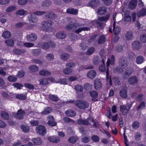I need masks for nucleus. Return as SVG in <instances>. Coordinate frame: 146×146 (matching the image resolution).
I'll return each instance as SVG.
<instances>
[{
  "mask_svg": "<svg viewBox=\"0 0 146 146\" xmlns=\"http://www.w3.org/2000/svg\"><path fill=\"white\" fill-rule=\"evenodd\" d=\"M17 9V7L15 5H12L8 7L5 11L7 12H11Z\"/></svg>",
  "mask_w": 146,
  "mask_h": 146,
  "instance_id": "obj_38",
  "label": "nucleus"
},
{
  "mask_svg": "<svg viewBox=\"0 0 146 146\" xmlns=\"http://www.w3.org/2000/svg\"><path fill=\"white\" fill-rule=\"evenodd\" d=\"M123 69V72L124 71L123 73L124 76H128L131 75L133 72V69L129 67L126 69Z\"/></svg>",
  "mask_w": 146,
  "mask_h": 146,
  "instance_id": "obj_16",
  "label": "nucleus"
},
{
  "mask_svg": "<svg viewBox=\"0 0 146 146\" xmlns=\"http://www.w3.org/2000/svg\"><path fill=\"white\" fill-rule=\"evenodd\" d=\"M140 40L143 43L146 42V34L143 33L141 34L140 36Z\"/></svg>",
  "mask_w": 146,
  "mask_h": 146,
  "instance_id": "obj_49",
  "label": "nucleus"
},
{
  "mask_svg": "<svg viewBox=\"0 0 146 146\" xmlns=\"http://www.w3.org/2000/svg\"><path fill=\"white\" fill-rule=\"evenodd\" d=\"M120 95L121 97L123 98H126L127 97L126 90L125 89H121L120 92Z\"/></svg>",
  "mask_w": 146,
  "mask_h": 146,
  "instance_id": "obj_33",
  "label": "nucleus"
},
{
  "mask_svg": "<svg viewBox=\"0 0 146 146\" xmlns=\"http://www.w3.org/2000/svg\"><path fill=\"white\" fill-rule=\"evenodd\" d=\"M145 107V102H142L136 107V110L137 111H140L141 110L144 109Z\"/></svg>",
  "mask_w": 146,
  "mask_h": 146,
  "instance_id": "obj_31",
  "label": "nucleus"
},
{
  "mask_svg": "<svg viewBox=\"0 0 146 146\" xmlns=\"http://www.w3.org/2000/svg\"><path fill=\"white\" fill-rule=\"evenodd\" d=\"M105 40V36L104 35L101 36L99 39L98 43L100 44L103 43Z\"/></svg>",
  "mask_w": 146,
  "mask_h": 146,
  "instance_id": "obj_55",
  "label": "nucleus"
},
{
  "mask_svg": "<svg viewBox=\"0 0 146 146\" xmlns=\"http://www.w3.org/2000/svg\"><path fill=\"white\" fill-rule=\"evenodd\" d=\"M138 81V78L135 76H132L130 77L128 80L129 84L132 85L137 84Z\"/></svg>",
  "mask_w": 146,
  "mask_h": 146,
  "instance_id": "obj_11",
  "label": "nucleus"
},
{
  "mask_svg": "<svg viewBox=\"0 0 146 146\" xmlns=\"http://www.w3.org/2000/svg\"><path fill=\"white\" fill-rule=\"evenodd\" d=\"M94 88L96 90H99L102 87V84L99 80H96L94 81Z\"/></svg>",
  "mask_w": 146,
  "mask_h": 146,
  "instance_id": "obj_19",
  "label": "nucleus"
},
{
  "mask_svg": "<svg viewBox=\"0 0 146 146\" xmlns=\"http://www.w3.org/2000/svg\"><path fill=\"white\" fill-rule=\"evenodd\" d=\"M78 123L79 125H89L90 124V122H92L93 123V125L95 127L96 126V123L95 120L92 118H88L86 119L82 120L79 119L78 121Z\"/></svg>",
  "mask_w": 146,
  "mask_h": 146,
  "instance_id": "obj_3",
  "label": "nucleus"
},
{
  "mask_svg": "<svg viewBox=\"0 0 146 146\" xmlns=\"http://www.w3.org/2000/svg\"><path fill=\"white\" fill-rule=\"evenodd\" d=\"M48 121L47 123V124L50 126H54L56 125V123L54 121L53 117L51 115H49L47 117Z\"/></svg>",
  "mask_w": 146,
  "mask_h": 146,
  "instance_id": "obj_10",
  "label": "nucleus"
},
{
  "mask_svg": "<svg viewBox=\"0 0 146 146\" xmlns=\"http://www.w3.org/2000/svg\"><path fill=\"white\" fill-rule=\"evenodd\" d=\"M75 21L74 19H70L69 22L70 23L66 26V28L68 30H75V32L76 33H79L82 31H88L90 29L87 27H83L79 28L77 30H76V26L74 24L72 23Z\"/></svg>",
  "mask_w": 146,
  "mask_h": 146,
  "instance_id": "obj_2",
  "label": "nucleus"
},
{
  "mask_svg": "<svg viewBox=\"0 0 146 146\" xmlns=\"http://www.w3.org/2000/svg\"><path fill=\"white\" fill-rule=\"evenodd\" d=\"M48 140L51 142L57 143L60 141V139L58 137L53 136L48 137Z\"/></svg>",
  "mask_w": 146,
  "mask_h": 146,
  "instance_id": "obj_22",
  "label": "nucleus"
},
{
  "mask_svg": "<svg viewBox=\"0 0 146 146\" xmlns=\"http://www.w3.org/2000/svg\"><path fill=\"white\" fill-rule=\"evenodd\" d=\"M88 5L91 7H95L99 5L98 0H92L89 2L88 4Z\"/></svg>",
  "mask_w": 146,
  "mask_h": 146,
  "instance_id": "obj_18",
  "label": "nucleus"
},
{
  "mask_svg": "<svg viewBox=\"0 0 146 146\" xmlns=\"http://www.w3.org/2000/svg\"><path fill=\"white\" fill-rule=\"evenodd\" d=\"M48 98L49 99L54 101H57L58 100V97L54 95H50L49 96Z\"/></svg>",
  "mask_w": 146,
  "mask_h": 146,
  "instance_id": "obj_52",
  "label": "nucleus"
},
{
  "mask_svg": "<svg viewBox=\"0 0 146 146\" xmlns=\"http://www.w3.org/2000/svg\"><path fill=\"white\" fill-rule=\"evenodd\" d=\"M52 111L50 108L47 107L44 108L41 112V113L43 115L47 114L50 113Z\"/></svg>",
  "mask_w": 146,
  "mask_h": 146,
  "instance_id": "obj_41",
  "label": "nucleus"
},
{
  "mask_svg": "<svg viewBox=\"0 0 146 146\" xmlns=\"http://www.w3.org/2000/svg\"><path fill=\"white\" fill-rule=\"evenodd\" d=\"M130 108V106L129 108L124 105H122L120 107V110L121 111L123 115H125L127 113Z\"/></svg>",
  "mask_w": 146,
  "mask_h": 146,
  "instance_id": "obj_12",
  "label": "nucleus"
},
{
  "mask_svg": "<svg viewBox=\"0 0 146 146\" xmlns=\"http://www.w3.org/2000/svg\"><path fill=\"white\" fill-rule=\"evenodd\" d=\"M66 12L70 14L77 15L78 13V10L73 8H69L67 9Z\"/></svg>",
  "mask_w": 146,
  "mask_h": 146,
  "instance_id": "obj_35",
  "label": "nucleus"
},
{
  "mask_svg": "<svg viewBox=\"0 0 146 146\" xmlns=\"http://www.w3.org/2000/svg\"><path fill=\"white\" fill-rule=\"evenodd\" d=\"M95 51V48L93 47L89 48L86 52L87 54L90 55L92 54Z\"/></svg>",
  "mask_w": 146,
  "mask_h": 146,
  "instance_id": "obj_50",
  "label": "nucleus"
},
{
  "mask_svg": "<svg viewBox=\"0 0 146 146\" xmlns=\"http://www.w3.org/2000/svg\"><path fill=\"white\" fill-rule=\"evenodd\" d=\"M96 72L95 70H91L87 72V76L89 78L92 79L96 76Z\"/></svg>",
  "mask_w": 146,
  "mask_h": 146,
  "instance_id": "obj_15",
  "label": "nucleus"
},
{
  "mask_svg": "<svg viewBox=\"0 0 146 146\" xmlns=\"http://www.w3.org/2000/svg\"><path fill=\"white\" fill-rule=\"evenodd\" d=\"M33 143L36 145H39L42 144V141L39 137L33 138L32 140Z\"/></svg>",
  "mask_w": 146,
  "mask_h": 146,
  "instance_id": "obj_27",
  "label": "nucleus"
},
{
  "mask_svg": "<svg viewBox=\"0 0 146 146\" xmlns=\"http://www.w3.org/2000/svg\"><path fill=\"white\" fill-rule=\"evenodd\" d=\"M109 73L108 70L106 72V78L107 79V82L108 84H109L110 86L112 85V82L110 77H109L108 76Z\"/></svg>",
  "mask_w": 146,
  "mask_h": 146,
  "instance_id": "obj_47",
  "label": "nucleus"
},
{
  "mask_svg": "<svg viewBox=\"0 0 146 146\" xmlns=\"http://www.w3.org/2000/svg\"><path fill=\"white\" fill-rule=\"evenodd\" d=\"M45 13L46 12L45 11H35L33 13V14L35 15L38 16H40L44 15Z\"/></svg>",
  "mask_w": 146,
  "mask_h": 146,
  "instance_id": "obj_62",
  "label": "nucleus"
},
{
  "mask_svg": "<svg viewBox=\"0 0 146 146\" xmlns=\"http://www.w3.org/2000/svg\"><path fill=\"white\" fill-rule=\"evenodd\" d=\"M42 48L44 50H46L49 48L50 47L49 44L48 43L44 42L42 44Z\"/></svg>",
  "mask_w": 146,
  "mask_h": 146,
  "instance_id": "obj_57",
  "label": "nucleus"
},
{
  "mask_svg": "<svg viewBox=\"0 0 146 146\" xmlns=\"http://www.w3.org/2000/svg\"><path fill=\"white\" fill-rule=\"evenodd\" d=\"M16 98L21 100H25L26 98V95L23 94H17L16 95Z\"/></svg>",
  "mask_w": 146,
  "mask_h": 146,
  "instance_id": "obj_45",
  "label": "nucleus"
},
{
  "mask_svg": "<svg viewBox=\"0 0 146 146\" xmlns=\"http://www.w3.org/2000/svg\"><path fill=\"white\" fill-rule=\"evenodd\" d=\"M29 70L31 72H36L38 69V68L36 66L33 65L30 66L29 68Z\"/></svg>",
  "mask_w": 146,
  "mask_h": 146,
  "instance_id": "obj_43",
  "label": "nucleus"
},
{
  "mask_svg": "<svg viewBox=\"0 0 146 146\" xmlns=\"http://www.w3.org/2000/svg\"><path fill=\"white\" fill-rule=\"evenodd\" d=\"M24 114L25 112L21 109L19 110L17 113L14 112L12 113V115L13 117L18 119H22Z\"/></svg>",
  "mask_w": 146,
  "mask_h": 146,
  "instance_id": "obj_9",
  "label": "nucleus"
},
{
  "mask_svg": "<svg viewBox=\"0 0 146 146\" xmlns=\"http://www.w3.org/2000/svg\"><path fill=\"white\" fill-rule=\"evenodd\" d=\"M136 60L137 64H141L144 62V59L143 56H139L137 57Z\"/></svg>",
  "mask_w": 146,
  "mask_h": 146,
  "instance_id": "obj_39",
  "label": "nucleus"
},
{
  "mask_svg": "<svg viewBox=\"0 0 146 146\" xmlns=\"http://www.w3.org/2000/svg\"><path fill=\"white\" fill-rule=\"evenodd\" d=\"M56 37L59 39H64L66 36L65 33L63 32H60L57 33L56 34Z\"/></svg>",
  "mask_w": 146,
  "mask_h": 146,
  "instance_id": "obj_29",
  "label": "nucleus"
},
{
  "mask_svg": "<svg viewBox=\"0 0 146 146\" xmlns=\"http://www.w3.org/2000/svg\"><path fill=\"white\" fill-rule=\"evenodd\" d=\"M28 20L31 23H36L38 21L37 18L33 16L32 14L28 16Z\"/></svg>",
  "mask_w": 146,
  "mask_h": 146,
  "instance_id": "obj_25",
  "label": "nucleus"
},
{
  "mask_svg": "<svg viewBox=\"0 0 146 146\" xmlns=\"http://www.w3.org/2000/svg\"><path fill=\"white\" fill-rule=\"evenodd\" d=\"M137 4V0H132L130 2L129 4V7L131 9H134L136 7Z\"/></svg>",
  "mask_w": 146,
  "mask_h": 146,
  "instance_id": "obj_30",
  "label": "nucleus"
},
{
  "mask_svg": "<svg viewBox=\"0 0 146 146\" xmlns=\"http://www.w3.org/2000/svg\"><path fill=\"white\" fill-rule=\"evenodd\" d=\"M53 24V22L51 20H48L47 21H43L42 23V25L44 28V30L46 31H49V29Z\"/></svg>",
  "mask_w": 146,
  "mask_h": 146,
  "instance_id": "obj_8",
  "label": "nucleus"
},
{
  "mask_svg": "<svg viewBox=\"0 0 146 146\" xmlns=\"http://www.w3.org/2000/svg\"><path fill=\"white\" fill-rule=\"evenodd\" d=\"M75 104L78 108L82 109L86 108L89 106L88 103L83 100L77 101L75 102Z\"/></svg>",
  "mask_w": 146,
  "mask_h": 146,
  "instance_id": "obj_5",
  "label": "nucleus"
},
{
  "mask_svg": "<svg viewBox=\"0 0 146 146\" xmlns=\"http://www.w3.org/2000/svg\"><path fill=\"white\" fill-rule=\"evenodd\" d=\"M37 38L36 35L32 33L30 35H27V40L29 41H34L36 40Z\"/></svg>",
  "mask_w": 146,
  "mask_h": 146,
  "instance_id": "obj_17",
  "label": "nucleus"
},
{
  "mask_svg": "<svg viewBox=\"0 0 146 146\" xmlns=\"http://www.w3.org/2000/svg\"><path fill=\"white\" fill-rule=\"evenodd\" d=\"M39 84L42 85H46L48 84V80L47 78H42L39 80Z\"/></svg>",
  "mask_w": 146,
  "mask_h": 146,
  "instance_id": "obj_36",
  "label": "nucleus"
},
{
  "mask_svg": "<svg viewBox=\"0 0 146 146\" xmlns=\"http://www.w3.org/2000/svg\"><path fill=\"white\" fill-rule=\"evenodd\" d=\"M8 80L10 82H15L17 80V78L15 77L10 76L8 77Z\"/></svg>",
  "mask_w": 146,
  "mask_h": 146,
  "instance_id": "obj_63",
  "label": "nucleus"
},
{
  "mask_svg": "<svg viewBox=\"0 0 146 146\" xmlns=\"http://www.w3.org/2000/svg\"><path fill=\"white\" fill-rule=\"evenodd\" d=\"M146 15V9L142 8L137 13L138 17H139L142 16H144Z\"/></svg>",
  "mask_w": 146,
  "mask_h": 146,
  "instance_id": "obj_32",
  "label": "nucleus"
},
{
  "mask_svg": "<svg viewBox=\"0 0 146 146\" xmlns=\"http://www.w3.org/2000/svg\"><path fill=\"white\" fill-rule=\"evenodd\" d=\"M100 61L99 57L98 56H95L93 59V63L94 64H98Z\"/></svg>",
  "mask_w": 146,
  "mask_h": 146,
  "instance_id": "obj_58",
  "label": "nucleus"
},
{
  "mask_svg": "<svg viewBox=\"0 0 146 146\" xmlns=\"http://www.w3.org/2000/svg\"><path fill=\"white\" fill-rule=\"evenodd\" d=\"M15 14L17 15L22 16L27 14V12L23 9H20L17 11Z\"/></svg>",
  "mask_w": 146,
  "mask_h": 146,
  "instance_id": "obj_20",
  "label": "nucleus"
},
{
  "mask_svg": "<svg viewBox=\"0 0 146 146\" xmlns=\"http://www.w3.org/2000/svg\"><path fill=\"white\" fill-rule=\"evenodd\" d=\"M30 122L31 125L33 126H36L39 123L38 121L34 119L31 120Z\"/></svg>",
  "mask_w": 146,
  "mask_h": 146,
  "instance_id": "obj_61",
  "label": "nucleus"
},
{
  "mask_svg": "<svg viewBox=\"0 0 146 146\" xmlns=\"http://www.w3.org/2000/svg\"><path fill=\"white\" fill-rule=\"evenodd\" d=\"M13 52L17 54H20L24 53L25 52V50L15 49L14 50Z\"/></svg>",
  "mask_w": 146,
  "mask_h": 146,
  "instance_id": "obj_59",
  "label": "nucleus"
},
{
  "mask_svg": "<svg viewBox=\"0 0 146 146\" xmlns=\"http://www.w3.org/2000/svg\"><path fill=\"white\" fill-rule=\"evenodd\" d=\"M21 128L22 130L25 132H28L30 130L28 126L24 125L21 126Z\"/></svg>",
  "mask_w": 146,
  "mask_h": 146,
  "instance_id": "obj_56",
  "label": "nucleus"
},
{
  "mask_svg": "<svg viewBox=\"0 0 146 146\" xmlns=\"http://www.w3.org/2000/svg\"><path fill=\"white\" fill-rule=\"evenodd\" d=\"M1 114L2 117L4 119H9V115L7 112L3 111L1 113Z\"/></svg>",
  "mask_w": 146,
  "mask_h": 146,
  "instance_id": "obj_54",
  "label": "nucleus"
},
{
  "mask_svg": "<svg viewBox=\"0 0 146 146\" xmlns=\"http://www.w3.org/2000/svg\"><path fill=\"white\" fill-rule=\"evenodd\" d=\"M132 46L134 49L138 50L140 48L141 46V43L139 41H135L132 43Z\"/></svg>",
  "mask_w": 146,
  "mask_h": 146,
  "instance_id": "obj_13",
  "label": "nucleus"
},
{
  "mask_svg": "<svg viewBox=\"0 0 146 146\" xmlns=\"http://www.w3.org/2000/svg\"><path fill=\"white\" fill-rule=\"evenodd\" d=\"M36 130L38 134L42 135H44L46 133V129L45 127L40 125L36 127Z\"/></svg>",
  "mask_w": 146,
  "mask_h": 146,
  "instance_id": "obj_7",
  "label": "nucleus"
},
{
  "mask_svg": "<svg viewBox=\"0 0 146 146\" xmlns=\"http://www.w3.org/2000/svg\"><path fill=\"white\" fill-rule=\"evenodd\" d=\"M75 89L76 91L78 92H81L83 90V87L79 85H77L75 86Z\"/></svg>",
  "mask_w": 146,
  "mask_h": 146,
  "instance_id": "obj_53",
  "label": "nucleus"
},
{
  "mask_svg": "<svg viewBox=\"0 0 146 146\" xmlns=\"http://www.w3.org/2000/svg\"><path fill=\"white\" fill-rule=\"evenodd\" d=\"M106 7L105 6H101L98 9L97 13L100 15H102L106 13Z\"/></svg>",
  "mask_w": 146,
  "mask_h": 146,
  "instance_id": "obj_14",
  "label": "nucleus"
},
{
  "mask_svg": "<svg viewBox=\"0 0 146 146\" xmlns=\"http://www.w3.org/2000/svg\"><path fill=\"white\" fill-rule=\"evenodd\" d=\"M119 64L120 66L114 68L113 70L114 72L121 74L123 72V69L126 68L128 66L126 59L123 57L121 58L119 61Z\"/></svg>",
  "mask_w": 146,
  "mask_h": 146,
  "instance_id": "obj_1",
  "label": "nucleus"
},
{
  "mask_svg": "<svg viewBox=\"0 0 146 146\" xmlns=\"http://www.w3.org/2000/svg\"><path fill=\"white\" fill-rule=\"evenodd\" d=\"M63 72L66 75H70L72 72V70L70 68H65L63 70Z\"/></svg>",
  "mask_w": 146,
  "mask_h": 146,
  "instance_id": "obj_44",
  "label": "nucleus"
},
{
  "mask_svg": "<svg viewBox=\"0 0 146 146\" xmlns=\"http://www.w3.org/2000/svg\"><path fill=\"white\" fill-rule=\"evenodd\" d=\"M110 16V14L108 13L104 16L99 17L95 21V23L98 26H101L102 25L103 23L99 21L106 22L109 19Z\"/></svg>",
  "mask_w": 146,
  "mask_h": 146,
  "instance_id": "obj_4",
  "label": "nucleus"
},
{
  "mask_svg": "<svg viewBox=\"0 0 146 146\" xmlns=\"http://www.w3.org/2000/svg\"><path fill=\"white\" fill-rule=\"evenodd\" d=\"M113 31L115 34H118L120 32V29L119 27L116 26L115 24V21H114L113 25Z\"/></svg>",
  "mask_w": 146,
  "mask_h": 146,
  "instance_id": "obj_21",
  "label": "nucleus"
},
{
  "mask_svg": "<svg viewBox=\"0 0 146 146\" xmlns=\"http://www.w3.org/2000/svg\"><path fill=\"white\" fill-rule=\"evenodd\" d=\"M69 54L66 53H64L60 55L61 59L64 60H67L69 57Z\"/></svg>",
  "mask_w": 146,
  "mask_h": 146,
  "instance_id": "obj_51",
  "label": "nucleus"
},
{
  "mask_svg": "<svg viewBox=\"0 0 146 146\" xmlns=\"http://www.w3.org/2000/svg\"><path fill=\"white\" fill-rule=\"evenodd\" d=\"M129 15V12L128 11H126L125 13L124 21L126 22L130 21H131V18Z\"/></svg>",
  "mask_w": 146,
  "mask_h": 146,
  "instance_id": "obj_34",
  "label": "nucleus"
},
{
  "mask_svg": "<svg viewBox=\"0 0 146 146\" xmlns=\"http://www.w3.org/2000/svg\"><path fill=\"white\" fill-rule=\"evenodd\" d=\"M115 62V58L113 55H111L110 56V58H108L107 62L106 65L107 67H108L110 65V64L113 65L114 64Z\"/></svg>",
  "mask_w": 146,
  "mask_h": 146,
  "instance_id": "obj_28",
  "label": "nucleus"
},
{
  "mask_svg": "<svg viewBox=\"0 0 146 146\" xmlns=\"http://www.w3.org/2000/svg\"><path fill=\"white\" fill-rule=\"evenodd\" d=\"M63 119L64 121L65 122H72V123H74V120L67 117H65L63 118Z\"/></svg>",
  "mask_w": 146,
  "mask_h": 146,
  "instance_id": "obj_60",
  "label": "nucleus"
},
{
  "mask_svg": "<svg viewBox=\"0 0 146 146\" xmlns=\"http://www.w3.org/2000/svg\"><path fill=\"white\" fill-rule=\"evenodd\" d=\"M5 42L8 46H13L14 44V41L12 39H10L6 40Z\"/></svg>",
  "mask_w": 146,
  "mask_h": 146,
  "instance_id": "obj_37",
  "label": "nucleus"
},
{
  "mask_svg": "<svg viewBox=\"0 0 146 146\" xmlns=\"http://www.w3.org/2000/svg\"><path fill=\"white\" fill-rule=\"evenodd\" d=\"M2 36L5 39L9 38L11 36V34L9 31L4 32L2 34Z\"/></svg>",
  "mask_w": 146,
  "mask_h": 146,
  "instance_id": "obj_40",
  "label": "nucleus"
},
{
  "mask_svg": "<svg viewBox=\"0 0 146 146\" xmlns=\"http://www.w3.org/2000/svg\"><path fill=\"white\" fill-rule=\"evenodd\" d=\"M46 17L48 18L54 19L56 17V15L52 13H48L46 15Z\"/></svg>",
  "mask_w": 146,
  "mask_h": 146,
  "instance_id": "obj_48",
  "label": "nucleus"
},
{
  "mask_svg": "<svg viewBox=\"0 0 146 146\" xmlns=\"http://www.w3.org/2000/svg\"><path fill=\"white\" fill-rule=\"evenodd\" d=\"M133 38V34L131 31H128L126 33L125 38L127 40H131Z\"/></svg>",
  "mask_w": 146,
  "mask_h": 146,
  "instance_id": "obj_23",
  "label": "nucleus"
},
{
  "mask_svg": "<svg viewBox=\"0 0 146 146\" xmlns=\"http://www.w3.org/2000/svg\"><path fill=\"white\" fill-rule=\"evenodd\" d=\"M46 58L48 61H52L54 59V56L52 54H48L46 55Z\"/></svg>",
  "mask_w": 146,
  "mask_h": 146,
  "instance_id": "obj_42",
  "label": "nucleus"
},
{
  "mask_svg": "<svg viewBox=\"0 0 146 146\" xmlns=\"http://www.w3.org/2000/svg\"><path fill=\"white\" fill-rule=\"evenodd\" d=\"M106 53L104 50H102L100 53V55L102 59V64L100 65L99 68V70L102 72H104L106 70V68L104 65V58H106Z\"/></svg>",
  "mask_w": 146,
  "mask_h": 146,
  "instance_id": "obj_6",
  "label": "nucleus"
},
{
  "mask_svg": "<svg viewBox=\"0 0 146 146\" xmlns=\"http://www.w3.org/2000/svg\"><path fill=\"white\" fill-rule=\"evenodd\" d=\"M66 115L69 117H74L76 115V112L72 110H69L65 112Z\"/></svg>",
  "mask_w": 146,
  "mask_h": 146,
  "instance_id": "obj_26",
  "label": "nucleus"
},
{
  "mask_svg": "<svg viewBox=\"0 0 146 146\" xmlns=\"http://www.w3.org/2000/svg\"><path fill=\"white\" fill-rule=\"evenodd\" d=\"M92 85L88 83L85 84L84 86V88L86 90H89L91 88Z\"/></svg>",
  "mask_w": 146,
  "mask_h": 146,
  "instance_id": "obj_64",
  "label": "nucleus"
},
{
  "mask_svg": "<svg viewBox=\"0 0 146 146\" xmlns=\"http://www.w3.org/2000/svg\"><path fill=\"white\" fill-rule=\"evenodd\" d=\"M39 74L42 76H48L51 75L50 72L44 69L40 70L39 72Z\"/></svg>",
  "mask_w": 146,
  "mask_h": 146,
  "instance_id": "obj_24",
  "label": "nucleus"
},
{
  "mask_svg": "<svg viewBox=\"0 0 146 146\" xmlns=\"http://www.w3.org/2000/svg\"><path fill=\"white\" fill-rule=\"evenodd\" d=\"M140 125L139 123L137 121H134L132 125V127L135 129H136L139 127Z\"/></svg>",
  "mask_w": 146,
  "mask_h": 146,
  "instance_id": "obj_46",
  "label": "nucleus"
}]
</instances>
